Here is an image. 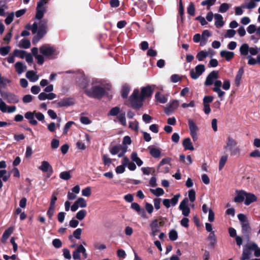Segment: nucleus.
I'll return each instance as SVG.
<instances>
[{"label":"nucleus","mask_w":260,"mask_h":260,"mask_svg":"<svg viewBox=\"0 0 260 260\" xmlns=\"http://www.w3.org/2000/svg\"><path fill=\"white\" fill-rule=\"evenodd\" d=\"M180 194L177 193L170 200V203L171 204L172 206H174L177 204L179 199L180 198Z\"/></svg>","instance_id":"54"},{"label":"nucleus","mask_w":260,"mask_h":260,"mask_svg":"<svg viewBox=\"0 0 260 260\" xmlns=\"http://www.w3.org/2000/svg\"><path fill=\"white\" fill-rule=\"evenodd\" d=\"M216 0H205L202 1L201 3V5L202 6H207V9L209 10L210 8V7L214 5L216 2Z\"/></svg>","instance_id":"48"},{"label":"nucleus","mask_w":260,"mask_h":260,"mask_svg":"<svg viewBox=\"0 0 260 260\" xmlns=\"http://www.w3.org/2000/svg\"><path fill=\"white\" fill-rule=\"evenodd\" d=\"M11 49V47L9 46L0 47V54L2 56H6L7 55Z\"/></svg>","instance_id":"51"},{"label":"nucleus","mask_w":260,"mask_h":260,"mask_svg":"<svg viewBox=\"0 0 260 260\" xmlns=\"http://www.w3.org/2000/svg\"><path fill=\"white\" fill-rule=\"evenodd\" d=\"M220 54L222 57L225 58L227 61L231 60L234 56V53L233 52L226 50L221 51Z\"/></svg>","instance_id":"25"},{"label":"nucleus","mask_w":260,"mask_h":260,"mask_svg":"<svg viewBox=\"0 0 260 260\" xmlns=\"http://www.w3.org/2000/svg\"><path fill=\"white\" fill-rule=\"evenodd\" d=\"M111 87V85L109 84L106 85L104 87L95 85L90 89H85L84 93L89 98L100 100L106 94V91L110 90Z\"/></svg>","instance_id":"2"},{"label":"nucleus","mask_w":260,"mask_h":260,"mask_svg":"<svg viewBox=\"0 0 260 260\" xmlns=\"http://www.w3.org/2000/svg\"><path fill=\"white\" fill-rule=\"evenodd\" d=\"M148 149L150 150V154L154 158H158L160 156L161 151L160 150L151 146L148 147Z\"/></svg>","instance_id":"27"},{"label":"nucleus","mask_w":260,"mask_h":260,"mask_svg":"<svg viewBox=\"0 0 260 260\" xmlns=\"http://www.w3.org/2000/svg\"><path fill=\"white\" fill-rule=\"evenodd\" d=\"M7 108L8 106L2 99H0V110L3 113H5L7 111Z\"/></svg>","instance_id":"63"},{"label":"nucleus","mask_w":260,"mask_h":260,"mask_svg":"<svg viewBox=\"0 0 260 260\" xmlns=\"http://www.w3.org/2000/svg\"><path fill=\"white\" fill-rule=\"evenodd\" d=\"M80 245L73 252V258L75 260H80Z\"/></svg>","instance_id":"41"},{"label":"nucleus","mask_w":260,"mask_h":260,"mask_svg":"<svg viewBox=\"0 0 260 260\" xmlns=\"http://www.w3.org/2000/svg\"><path fill=\"white\" fill-rule=\"evenodd\" d=\"M39 169L46 173V178H50L53 173V168L47 161H42L41 165L39 167Z\"/></svg>","instance_id":"8"},{"label":"nucleus","mask_w":260,"mask_h":260,"mask_svg":"<svg viewBox=\"0 0 260 260\" xmlns=\"http://www.w3.org/2000/svg\"><path fill=\"white\" fill-rule=\"evenodd\" d=\"M218 71H213L207 76L206 81L205 82V85L207 86L212 85L214 83V81L218 78Z\"/></svg>","instance_id":"9"},{"label":"nucleus","mask_w":260,"mask_h":260,"mask_svg":"<svg viewBox=\"0 0 260 260\" xmlns=\"http://www.w3.org/2000/svg\"><path fill=\"white\" fill-rule=\"evenodd\" d=\"M91 188L90 187H87L82 190V194L85 197H89L91 195Z\"/></svg>","instance_id":"61"},{"label":"nucleus","mask_w":260,"mask_h":260,"mask_svg":"<svg viewBox=\"0 0 260 260\" xmlns=\"http://www.w3.org/2000/svg\"><path fill=\"white\" fill-rule=\"evenodd\" d=\"M188 202V199L185 198L181 202L179 206V209L182 211V215L185 217L188 216L190 212V208L186 205Z\"/></svg>","instance_id":"10"},{"label":"nucleus","mask_w":260,"mask_h":260,"mask_svg":"<svg viewBox=\"0 0 260 260\" xmlns=\"http://www.w3.org/2000/svg\"><path fill=\"white\" fill-rule=\"evenodd\" d=\"M82 233V229L80 228H78L76 229L73 234V235H70L69 236V239L70 240H73V237H74L77 239H80L81 238V235Z\"/></svg>","instance_id":"32"},{"label":"nucleus","mask_w":260,"mask_h":260,"mask_svg":"<svg viewBox=\"0 0 260 260\" xmlns=\"http://www.w3.org/2000/svg\"><path fill=\"white\" fill-rule=\"evenodd\" d=\"M39 51L43 57L45 56L49 59H55L58 55L56 49L48 44L41 46L39 48Z\"/></svg>","instance_id":"4"},{"label":"nucleus","mask_w":260,"mask_h":260,"mask_svg":"<svg viewBox=\"0 0 260 260\" xmlns=\"http://www.w3.org/2000/svg\"><path fill=\"white\" fill-rule=\"evenodd\" d=\"M188 124L190 132H196L198 129V126L193 120L190 119H188Z\"/></svg>","instance_id":"40"},{"label":"nucleus","mask_w":260,"mask_h":260,"mask_svg":"<svg viewBox=\"0 0 260 260\" xmlns=\"http://www.w3.org/2000/svg\"><path fill=\"white\" fill-rule=\"evenodd\" d=\"M128 101L130 102L131 107L134 109L139 110L143 106L144 100L139 95V89H135L129 97Z\"/></svg>","instance_id":"3"},{"label":"nucleus","mask_w":260,"mask_h":260,"mask_svg":"<svg viewBox=\"0 0 260 260\" xmlns=\"http://www.w3.org/2000/svg\"><path fill=\"white\" fill-rule=\"evenodd\" d=\"M52 244L55 248H58L61 247L62 242L59 239H55L52 241Z\"/></svg>","instance_id":"64"},{"label":"nucleus","mask_w":260,"mask_h":260,"mask_svg":"<svg viewBox=\"0 0 260 260\" xmlns=\"http://www.w3.org/2000/svg\"><path fill=\"white\" fill-rule=\"evenodd\" d=\"M26 77L31 82H35L38 79V77L33 71H27L26 73Z\"/></svg>","instance_id":"30"},{"label":"nucleus","mask_w":260,"mask_h":260,"mask_svg":"<svg viewBox=\"0 0 260 260\" xmlns=\"http://www.w3.org/2000/svg\"><path fill=\"white\" fill-rule=\"evenodd\" d=\"M182 145L185 150H189L192 151L194 150V147L189 138L184 139Z\"/></svg>","instance_id":"23"},{"label":"nucleus","mask_w":260,"mask_h":260,"mask_svg":"<svg viewBox=\"0 0 260 260\" xmlns=\"http://www.w3.org/2000/svg\"><path fill=\"white\" fill-rule=\"evenodd\" d=\"M24 117L26 119L29 120V123L34 126L38 124V121L34 119V113L32 112H27L24 114Z\"/></svg>","instance_id":"18"},{"label":"nucleus","mask_w":260,"mask_h":260,"mask_svg":"<svg viewBox=\"0 0 260 260\" xmlns=\"http://www.w3.org/2000/svg\"><path fill=\"white\" fill-rule=\"evenodd\" d=\"M120 149L121 150V151L118 154V157H122L125 156L124 155L127 151V146L120 145Z\"/></svg>","instance_id":"56"},{"label":"nucleus","mask_w":260,"mask_h":260,"mask_svg":"<svg viewBox=\"0 0 260 260\" xmlns=\"http://www.w3.org/2000/svg\"><path fill=\"white\" fill-rule=\"evenodd\" d=\"M26 52L24 50H20L18 49H15L13 51L14 56L19 57L20 58L23 59L26 55Z\"/></svg>","instance_id":"39"},{"label":"nucleus","mask_w":260,"mask_h":260,"mask_svg":"<svg viewBox=\"0 0 260 260\" xmlns=\"http://www.w3.org/2000/svg\"><path fill=\"white\" fill-rule=\"evenodd\" d=\"M169 237L170 240L175 241L178 239V234L176 230L172 229L169 233Z\"/></svg>","instance_id":"43"},{"label":"nucleus","mask_w":260,"mask_h":260,"mask_svg":"<svg viewBox=\"0 0 260 260\" xmlns=\"http://www.w3.org/2000/svg\"><path fill=\"white\" fill-rule=\"evenodd\" d=\"M208 239L210 241L209 247L212 248H214L217 243L214 232H211V233L209 234Z\"/></svg>","instance_id":"26"},{"label":"nucleus","mask_w":260,"mask_h":260,"mask_svg":"<svg viewBox=\"0 0 260 260\" xmlns=\"http://www.w3.org/2000/svg\"><path fill=\"white\" fill-rule=\"evenodd\" d=\"M184 13V7L182 3V0H179L178 14L180 16H183Z\"/></svg>","instance_id":"62"},{"label":"nucleus","mask_w":260,"mask_h":260,"mask_svg":"<svg viewBox=\"0 0 260 260\" xmlns=\"http://www.w3.org/2000/svg\"><path fill=\"white\" fill-rule=\"evenodd\" d=\"M3 97L7 103L10 104L18 103L19 101V97L13 93L6 92L4 93Z\"/></svg>","instance_id":"11"},{"label":"nucleus","mask_w":260,"mask_h":260,"mask_svg":"<svg viewBox=\"0 0 260 260\" xmlns=\"http://www.w3.org/2000/svg\"><path fill=\"white\" fill-rule=\"evenodd\" d=\"M188 197L191 202H193L196 200V192L194 189H191L188 191Z\"/></svg>","instance_id":"59"},{"label":"nucleus","mask_w":260,"mask_h":260,"mask_svg":"<svg viewBox=\"0 0 260 260\" xmlns=\"http://www.w3.org/2000/svg\"><path fill=\"white\" fill-rule=\"evenodd\" d=\"M205 71V67L203 64L197 65L194 69L190 71V76L192 79H197Z\"/></svg>","instance_id":"7"},{"label":"nucleus","mask_w":260,"mask_h":260,"mask_svg":"<svg viewBox=\"0 0 260 260\" xmlns=\"http://www.w3.org/2000/svg\"><path fill=\"white\" fill-rule=\"evenodd\" d=\"M242 231L244 234L248 235L251 231V228L248 222L241 224Z\"/></svg>","instance_id":"35"},{"label":"nucleus","mask_w":260,"mask_h":260,"mask_svg":"<svg viewBox=\"0 0 260 260\" xmlns=\"http://www.w3.org/2000/svg\"><path fill=\"white\" fill-rule=\"evenodd\" d=\"M76 202L78 206L81 208H85L87 206L86 201L83 198H79Z\"/></svg>","instance_id":"49"},{"label":"nucleus","mask_w":260,"mask_h":260,"mask_svg":"<svg viewBox=\"0 0 260 260\" xmlns=\"http://www.w3.org/2000/svg\"><path fill=\"white\" fill-rule=\"evenodd\" d=\"M208 55V53L207 51L202 50L198 53L196 58L199 61H201L207 57Z\"/></svg>","instance_id":"36"},{"label":"nucleus","mask_w":260,"mask_h":260,"mask_svg":"<svg viewBox=\"0 0 260 260\" xmlns=\"http://www.w3.org/2000/svg\"><path fill=\"white\" fill-rule=\"evenodd\" d=\"M250 249H251L254 252V255L256 257L260 256V248H259L257 245L255 243H252L249 245Z\"/></svg>","instance_id":"31"},{"label":"nucleus","mask_w":260,"mask_h":260,"mask_svg":"<svg viewBox=\"0 0 260 260\" xmlns=\"http://www.w3.org/2000/svg\"><path fill=\"white\" fill-rule=\"evenodd\" d=\"M59 177L64 180H69L71 178L70 171H63L60 173Z\"/></svg>","instance_id":"44"},{"label":"nucleus","mask_w":260,"mask_h":260,"mask_svg":"<svg viewBox=\"0 0 260 260\" xmlns=\"http://www.w3.org/2000/svg\"><path fill=\"white\" fill-rule=\"evenodd\" d=\"M109 116H116L118 121L123 126L126 125V121L125 118V113L124 112H120L119 107L116 106L112 108L108 113Z\"/></svg>","instance_id":"5"},{"label":"nucleus","mask_w":260,"mask_h":260,"mask_svg":"<svg viewBox=\"0 0 260 260\" xmlns=\"http://www.w3.org/2000/svg\"><path fill=\"white\" fill-rule=\"evenodd\" d=\"M228 155H224L221 157L219 162V170H221L223 167L224 166L227 160H228Z\"/></svg>","instance_id":"42"},{"label":"nucleus","mask_w":260,"mask_h":260,"mask_svg":"<svg viewBox=\"0 0 260 260\" xmlns=\"http://www.w3.org/2000/svg\"><path fill=\"white\" fill-rule=\"evenodd\" d=\"M130 91V87L127 85H124L123 86L121 89V97L123 99H126Z\"/></svg>","instance_id":"34"},{"label":"nucleus","mask_w":260,"mask_h":260,"mask_svg":"<svg viewBox=\"0 0 260 260\" xmlns=\"http://www.w3.org/2000/svg\"><path fill=\"white\" fill-rule=\"evenodd\" d=\"M243 74L244 69L243 67H241L239 69L238 71L237 72L235 80V83L237 87L239 86L241 83V80Z\"/></svg>","instance_id":"20"},{"label":"nucleus","mask_w":260,"mask_h":260,"mask_svg":"<svg viewBox=\"0 0 260 260\" xmlns=\"http://www.w3.org/2000/svg\"><path fill=\"white\" fill-rule=\"evenodd\" d=\"M249 245H246L245 247L244 248L242 256L240 257V260H246L248 259L251 254V249L249 248Z\"/></svg>","instance_id":"19"},{"label":"nucleus","mask_w":260,"mask_h":260,"mask_svg":"<svg viewBox=\"0 0 260 260\" xmlns=\"http://www.w3.org/2000/svg\"><path fill=\"white\" fill-rule=\"evenodd\" d=\"M196 8L194 4L190 2L187 8V13L190 16H193L195 15Z\"/></svg>","instance_id":"38"},{"label":"nucleus","mask_w":260,"mask_h":260,"mask_svg":"<svg viewBox=\"0 0 260 260\" xmlns=\"http://www.w3.org/2000/svg\"><path fill=\"white\" fill-rule=\"evenodd\" d=\"M77 82L80 88L85 90L87 89L86 87L88 86V81L86 79L81 77L79 78Z\"/></svg>","instance_id":"28"},{"label":"nucleus","mask_w":260,"mask_h":260,"mask_svg":"<svg viewBox=\"0 0 260 260\" xmlns=\"http://www.w3.org/2000/svg\"><path fill=\"white\" fill-rule=\"evenodd\" d=\"M154 89L150 85L141 88L140 95L145 100L147 98L151 96L153 94Z\"/></svg>","instance_id":"12"},{"label":"nucleus","mask_w":260,"mask_h":260,"mask_svg":"<svg viewBox=\"0 0 260 260\" xmlns=\"http://www.w3.org/2000/svg\"><path fill=\"white\" fill-rule=\"evenodd\" d=\"M36 19L39 20H42V18L44 16V14L45 12V8L43 6L37 5L36 8Z\"/></svg>","instance_id":"16"},{"label":"nucleus","mask_w":260,"mask_h":260,"mask_svg":"<svg viewBox=\"0 0 260 260\" xmlns=\"http://www.w3.org/2000/svg\"><path fill=\"white\" fill-rule=\"evenodd\" d=\"M249 47L247 44H243L240 48V51L242 55L246 56L248 55Z\"/></svg>","instance_id":"37"},{"label":"nucleus","mask_w":260,"mask_h":260,"mask_svg":"<svg viewBox=\"0 0 260 260\" xmlns=\"http://www.w3.org/2000/svg\"><path fill=\"white\" fill-rule=\"evenodd\" d=\"M75 123L74 121H68L64 125L63 130V134L66 135L67 134L69 129L72 126V125L75 124Z\"/></svg>","instance_id":"52"},{"label":"nucleus","mask_w":260,"mask_h":260,"mask_svg":"<svg viewBox=\"0 0 260 260\" xmlns=\"http://www.w3.org/2000/svg\"><path fill=\"white\" fill-rule=\"evenodd\" d=\"M13 232V227H10L8 228L3 233L2 239H1V242L3 243H5L9 236L12 234Z\"/></svg>","instance_id":"24"},{"label":"nucleus","mask_w":260,"mask_h":260,"mask_svg":"<svg viewBox=\"0 0 260 260\" xmlns=\"http://www.w3.org/2000/svg\"><path fill=\"white\" fill-rule=\"evenodd\" d=\"M150 191L151 192H152L153 194H155V196L159 197L160 196L164 193V191L162 188L158 187L155 189H150Z\"/></svg>","instance_id":"47"},{"label":"nucleus","mask_w":260,"mask_h":260,"mask_svg":"<svg viewBox=\"0 0 260 260\" xmlns=\"http://www.w3.org/2000/svg\"><path fill=\"white\" fill-rule=\"evenodd\" d=\"M155 98L160 103L165 104L167 102V99L164 95L160 94L159 92H157L156 93Z\"/></svg>","instance_id":"33"},{"label":"nucleus","mask_w":260,"mask_h":260,"mask_svg":"<svg viewBox=\"0 0 260 260\" xmlns=\"http://www.w3.org/2000/svg\"><path fill=\"white\" fill-rule=\"evenodd\" d=\"M214 18L215 20V25L217 28L221 27L224 25V21L223 20L222 16L219 14H215L214 15Z\"/></svg>","instance_id":"22"},{"label":"nucleus","mask_w":260,"mask_h":260,"mask_svg":"<svg viewBox=\"0 0 260 260\" xmlns=\"http://www.w3.org/2000/svg\"><path fill=\"white\" fill-rule=\"evenodd\" d=\"M237 142L233 138L229 137L227 139L226 145L223 147L224 150H229L231 155H235L239 152V149L236 147Z\"/></svg>","instance_id":"6"},{"label":"nucleus","mask_w":260,"mask_h":260,"mask_svg":"<svg viewBox=\"0 0 260 260\" xmlns=\"http://www.w3.org/2000/svg\"><path fill=\"white\" fill-rule=\"evenodd\" d=\"M87 212L85 210H81L78 211L76 215V217L79 220H83L86 216Z\"/></svg>","instance_id":"45"},{"label":"nucleus","mask_w":260,"mask_h":260,"mask_svg":"<svg viewBox=\"0 0 260 260\" xmlns=\"http://www.w3.org/2000/svg\"><path fill=\"white\" fill-rule=\"evenodd\" d=\"M237 195L235 197L234 201L236 203H241L242 202L245 198L246 194V191L244 190L237 191Z\"/></svg>","instance_id":"21"},{"label":"nucleus","mask_w":260,"mask_h":260,"mask_svg":"<svg viewBox=\"0 0 260 260\" xmlns=\"http://www.w3.org/2000/svg\"><path fill=\"white\" fill-rule=\"evenodd\" d=\"M74 104V100L72 98H64L57 103L58 107H68Z\"/></svg>","instance_id":"13"},{"label":"nucleus","mask_w":260,"mask_h":260,"mask_svg":"<svg viewBox=\"0 0 260 260\" xmlns=\"http://www.w3.org/2000/svg\"><path fill=\"white\" fill-rule=\"evenodd\" d=\"M141 170L144 174L147 175L151 174V172H152L153 173H155V169L153 168H142Z\"/></svg>","instance_id":"55"},{"label":"nucleus","mask_w":260,"mask_h":260,"mask_svg":"<svg viewBox=\"0 0 260 260\" xmlns=\"http://www.w3.org/2000/svg\"><path fill=\"white\" fill-rule=\"evenodd\" d=\"M31 51L33 55L37 59V63L40 65L43 64L44 58L43 55L38 54V48L37 47H33Z\"/></svg>","instance_id":"15"},{"label":"nucleus","mask_w":260,"mask_h":260,"mask_svg":"<svg viewBox=\"0 0 260 260\" xmlns=\"http://www.w3.org/2000/svg\"><path fill=\"white\" fill-rule=\"evenodd\" d=\"M26 28L28 29H31L33 34L37 33L32 39V44L36 45L47 32L48 20L43 19L40 21L39 24L37 22H34L31 26L26 25Z\"/></svg>","instance_id":"1"},{"label":"nucleus","mask_w":260,"mask_h":260,"mask_svg":"<svg viewBox=\"0 0 260 260\" xmlns=\"http://www.w3.org/2000/svg\"><path fill=\"white\" fill-rule=\"evenodd\" d=\"M30 46V42L29 40L23 39L21 40L20 47L24 49L29 48Z\"/></svg>","instance_id":"46"},{"label":"nucleus","mask_w":260,"mask_h":260,"mask_svg":"<svg viewBox=\"0 0 260 260\" xmlns=\"http://www.w3.org/2000/svg\"><path fill=\"white\" fill-rule=\"evenodd\" d=\"M150 226L152 231L150 235L152 236H155L156 234L160 231L158 226V221L157 219L153 220L150 224Z\"/></svg>","instance_id":"14"},{"label":"nucleus","mask_w":260,"mask_h":260,"mask_svg":"<svg viewBox=\"0 0 260 260\" xmlns=\"http://www.w3.org/2000/svg\"><path fill=\"white\" fill-rule=\"evenodd\" d=\"M14 19V13L12 12L9 14L7 18L5 20V23L7 25L10 24L13 20Z\"/></svg>","instance_id":"60"},{"label":"nucleus","mask_w":260,"mask_h":260,"mask_svg":"<svg viewBox=\"0 0 260 260\" xmlns=\"http://www.w3.org/2000/svg\"><path fill=\"white\" fill-rule=\"evenodd\" d=\"M58 194V192L57 191H54L53 192L52 196H51V201H50L49 205L52 206H55V202L57 200V196Z\"/></svg>","instance_id":"50"},{"label":"nucleus","mask_w":260,"mask_h":260,"mask_svg":"<svg viewBox=\"0 0 260 260\" xmlns=\"http://www.w3.org/2000/svg\"><path fill=\"white\" fill-rule=\"evenodd\" d=\"M120 146L115 145L110 148V152L112 155L118 154L120 150Z\"/></svg>","instance_id":"57"},{"label":"nucleus","mask_w":260,"mask_h":260,"mask_svg":"<svg viewBox=\"0 0 260 260\" xmlns=\"http://www.w3.org/2000/svg\"><path fill=\"white\" fill-rule=\"evenodd\" d=\"M257 198L254 194L246 192L245 200L244 202L245 205L248 206L252 203L255 202Z\"/></svg>","instance_id":"17"},{"label":"nucleus","mask_w":260,"mask_h":260,"mask_svg":"<svg viewBox=\"0 0 260 260\" xmlns=\"http://www.w3.org/2000/svg\"><path fill=\"white\" fill-rule=\"evenodd\" d=\"M16 71L18 74H20L26 69V66L21 62L18 61L15 64Z\"/></svg>","instance_id":"29"},{"label":"nucleus","mask_w":260,"mask_h":260,"mask_svg":"<svg viewBox=\"0 0 260 260\" xmlns=\"http://www.w3.org/2000/svg\"><path fill=\"white\" fill-rule=\"evenodd\" d=\"M229 8L230 7L228 4L223 3L219 7V12L221 13H224L229 10Z\"/></svg>","instance_id":"53"},{"label":"nucleus","mask_w":260,"mask_h":260,"mask_svg":"<svg viewBox=\"0 0 260 260\" xmlns=\"http://www.w3.org/2000/svg\"><path fill=\"white\" fill-rule=\"evenodd\" d=\"M55 206H52L49 205V209L47 212V215L49 219H51L54 212Z\"/></svg>","instance_id":"58"}]
</instances>
